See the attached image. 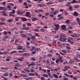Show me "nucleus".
Listing matches in <instances>:
<instances>
[{
	"mask_svg": "<svg viewBox=\"0 0 80 80\" xmlns=\"http://www.w3.org/2000/svg\"><path fill=\"white\" fill-rule=\"evenodd\" d=\"M64 12H65V15H67V14H68V12H67V11H65Z\"/></svg>",
	"mask_w": 80,
	"mask_h": 80,
	"instance_id": "680f3d73",
	"label": "nucleus"
},
{
	"mask_svg": "<svg viewBox=\"0 0 80 80\" xmlns=\"http://www.w3.org/2000/svg\"><path fill=\"white\" fill-rule=\"evenodd\" d=\"M32 18V21H33V22L35 21V20H38V19L37 18Z\"/></svg>",
	"mask_w": 80,
	"mask_h": 80,
	"instance_id": "6e6552de",
	"label": "nucleus"
},
{
	"mask_svg": "<svg viewBox=\"0 0 80 80\" xmlns=\"http://www.w3.org/2000/svg\"><path fill=\"white\" fill-rule=\"evenodd\" d=\"M13 68H14V69H15V70H18V68L17 67H14Z\"/></svg>",
	"mask_w": 80,
	"mask_h": 80,
	"instance_id": "3c124183",
	"label": "nucleus"
},
{
	"mask_svg": "<svg viewBox=\"0 0 80 80\" xmlns=\"http://www.w3.org/2000/svg\"><path fill=\"white\" fill-rule=\"evenodd\" d=\"M66 48H67V49L68 50H70L71 49L68 46L66 47Z\"/></svg>",
	"mask_w": 80,
	"mask_h": 80,
	"instance_id": "79ce46f5",
	"label": "nucleus"
},
{
	"mask_svg": "<svg viewBox=\"0 0 80 80\" xmlns=\"http://www.w3.org/2000/svg\"><path fill=\"white\" fill-rule=\"evenodd\" d=\"M27 25L28 26V27H31V25H32V24L30 23H27Z\"/></svg>",
	"mask_w": 80,
	"mask_h": 80,
	"instance_id": "b1692460",
	"label": "nucleus"
},
{
	"mask_svg": "<svg viewBox=\"0 0 80 80\" xmlns=\"http://www.w3.org/2000/svg\"><path fill=\"white\" fill-rule=\"evenodd\" d=\"M69 67H69L65 66V67H64V68H65V69H68V68H69Z\"/></svg>",
	"mask_w": 80,
	"mask_h": 80,
	"instance_id": "4c0bfd02",
	"label": "nucleus"
},
{
	"mask_svg": "<svg viewBox=\"0 0 80 80\" xmlns=\"http://www.w3.org/2000/svg\"><path fill=\"white\" fill-rule=\"evenodd\" d=\"M59 3H62V2H63V0H59L58 1Z\"/></svg>",
	"mask_w": 80,
	"mask_h": 80,
	"instance_id": "c9c22d12",
	"label": "nucleus"
},
{
	"mask_svg": "<svg viewBox=\"0 0 80 80\" xmlns=\"http://www.w3.org/2000/svg\"><path fill=\"white\" fill-rule=\"evenodd\" d=\"M48 57L49 58L52 57V55L51 54H48Z\"/></svg>",
	"mask_w": 80,
	"mask_h": 80,
	"instance_id": "c756f323",
	"label": "nucleus"
},
{
	"mask_svg": "<svg viewBox=\"0 0 80 80\" xmlns=\"http://www.w3.org/2000/svg\"><path fill=\"white\" fill-rule=\"evenodd\" d=\"M53 25L56 27V28H54V30H58V29H59V24H56L55 23H54Z\"/></svg>",
	"mask_w": 80,
	"mask_h": 80,
	"instance_id": "f257e3e1",
	"label": "nucleus"
},
{
	"mask_svg": "<svg viewBox=\"0 0 80 80\" xmlns=\"http://www.w3.org/2000/svg\"><path fill=\"white\" fill-rule=\"evenodd\" d=\"M23 55H24V56H28V55H29V54L27 53H25L23 54Z\"/></svg>",
	"mask_w": 80,
	"mask_h": 80,
	"instance_id": "6ab92c4d",
	"label": "nucleus"
},
{
	"mask_svg": "<svg viewBox=\"0 0 80 80\" xmlns=\"http://www.w3.org/2000/svg\"><path fill=\"white\" fill-rule=\"evenodd\" d=\"M40 30L41 31V32H44L45 31V29H43V28H42Z\"/></svg>",
	"mask_w": 80,
	"mask_h": 80,
	"instance_id": "7c9ffc66",
	"label": "nucleus"
},
{
	"mask_svg": "<svg viewBox=\"0 0 80 80\" xmlns=\"http://www.w3.org/2000/svg\"><path fill=\"white\" fill-rule=\"evenodd\" d=\"M43 77H46L47 78H48V75L44 74L42 75Z\"/></svg>",
	"mask_w": 80,
	"mask_h": 80,
	"instance_id": "9d476101",
	"label": "nucleus"
},
{
	"mask_svg": "<svg viewBox=\"0 0 80 80\" xmlns=\"http://www.w3.org/2000/svg\"><path fill=\"white\" fill-rule=\"evenodd\" d=\"M19 63H16L15 65H16V67H18V65H19Z\"/></svg>",
	"mask_w": 80,
	"mask_h": 80,
	"instance_id": "13d9d810",
	"label": "nucleus"
},
{
	"mask_svg": "<svg viewBox=\"0 0 80 80\" xmlns=\"http://www.w3.org/2000/svg\"><path fill=\"white\" fill-rule=\"evenodd\" d=\"M31 42L32 43H36V42L35 41H31Z\"/></svg>",
	"mask_w": 80,
	"mask_h": 80,
	"instance_id": "37998d69",
	"label": "nucleus"
},
{
	"mask_svg": "<svg viewBox=\"0 0 80 80\" xmlns=\"http://www.w3.org/2000/svg\"><path fill=\"white\" fill-rule=\"evenodd\" d=\"M22 21H27V18H23L22 19Z\"/></svg>",
	"mask_w": 80,
	"mask_h": 80,
	"instance_id": "f704fd0d",
	"label": "nucleus"
},
{
	"mask_svg": "<svg viewBox=\"0 0 80 80\" xmlns=\"http://www.w3.org/2000/svg\"><path fill=\"white\" fill-rule=\"evenodd\" d=\"M70 3H72V2H68V4L66 6L67 7H70Z\"/></svg>",
	"mask_w": 80,
	"mask_h": 80,
	"instance_id": "f8f14e48",
	"label": "nucleus"
},
{
	"mask_svg": "<svg viewBox=\"0 0 80 80\" xmlns=\"http://www.w3.org/2000/svg\"><path fill=\"white\" fill-rule=\"evenodd\" d=\"M74 7L75 8H78L79 7V6L77 5H74Z\"/></svg>",
	"mask_w": 80,
	"mask_h": 80,
	"instance_id": "412c9836",
	"label": "nucleus"
},
{
	"mask_svg": "<svg viewBox=\"0 0 80 80\" xmlns=\"http://www.w3.org/2000/svg\"><path fill=\"white\" fill-rule=\"evenodd\" d=\"M31 60H32V61H35V60H36V59L34 58H31Z\"/></svg>",
	"mask_w": 80,
	"mask_h": 80,
	"instance_id": "393cba45",
	"label": "nucleus"
},
{
	"mask_svg": "<svg viewBox=\"0 0 80 80\" xmlns=\"http://www.w3.org/2000/svg\"><path fill=\"white\" fill-rule=\"evenodd\" d=\"M50 17H53V15L52 14H50Z\"/></svg>",
	"mask_w": 80,
	"mask_h": 80,
	"instance_id": "338daca9",
	"label": "nucleus"
},
{
	"mask_svg": "<svg viewBox=\"0 0 80 80\" xmlns=\"http://www.w3.org/2000/svg\"><path fill=\"white\" fill-rule=\"evenodd\" d=\"M30 13L29 12H26V13L25 16H26L27 17H28V16L30 15Z\"/></svg>",
	"mask_w": 80,
	"mask_h": 80,
	"instance_id": "423d86ee",
	"label": "nucleus"
},
{
	"mask_svg": "<svg viewBox=\"0 0 80 80\" xmlns=\"http://www.w3.org/2000/svg\"><path fill=\"white\" fill-rule=\"evenodd\" d=\"M58 11H56L54 13H53V15H56Z\"/></svg>",
	"mask_w": 80,
	"mask_h": 80,
	"instance_id": "72a5a7b5",
	"label": "nucleus"
},
{
	"mask_svg": "<svg viewBox=\"0 0 80 80\" xmlns=\"http://www.w3.org/2000/svg\"><path fill=\"white\" fill-rule=\"evenodd\" d=\"M50 4H53V2H49L48 3V5H50Z\"/></svg>",
	"mask_w": 80,
	"mask_h": 80,
	"instance_id": "e433bc0d",
	"label": "nucleus"
},
{
	"mask_svg": "<svg viewBox=\"0 0 80 80\" xmlns=\"http://www.w3.org/2000/svg\"><path fill=\"white\" fill-rule=\"evenodd\" d=\"M64 80H68V79L67 78H64Z\"/></svg>",
	"mask_w": 80,
	"mask_h": 80,
	"instance_id": "774afa93",
	"label": "nucleus"
},
{
	"mask_svg": "<svg viewBox=\"0 0 80 80\" xmlns=\"http://www.w3.org/2000/svg\"><path fill=\"white\" fill-rule=\"evenodd\" d=\"M16 51H14L12 52H11L10 53H11V54H13V53H16Z\"/></svg>",
	"mask_w": 80,
	"mask_h": 80,
	"instance_id": "2f4dec72",
	"label": "nucleus"
},
{
	"mask_svg": "<svg viewBox=\"0 0 80 80\" xmlns=\"http://www.w3.org/2000/svg\"><path fill=\"white\" fill-rule=\"evenodd\" d=\"M3 7H0V10H3Z\"/></svg>",
	"mask_w": 80,
	"mask_h": 80,
	"instance_id": "603ef678",
	"label": "nucleus"
},
{
	"mask_svg": "<svg viewBox=\"0 0 80 80\" xmlns=\"http://www.w3.org/2000/svg\"><path fill=\"white\" fill-rule=\"evenodd\" d=\"M62 51L63 52V53H67V52H66V51L65 50H62Z\"/></svg>",
	"mask_w": 80,
	"mask_h": 80,
	"instance_id": "a18cd8bd",
	"label": "nucleus"
},
{
	"mask_svg": "<svg viewBox=\"0 0 80 80\" xmlns=\"http://www.w3.org/2000/svg\"><path fill=\"white\" fill-rule=\"evenodd\" d=\"M67 39L66 38H62V42H63V41H65L66 40H67Z\"/></svg>",
	"mask_w": 80,
	"mask_h": 80,
	"instance_id": "bb28decb",
	"label": "nucleus"
},
{
	"mask_svg": "<svg viewBox=\"0 0 80 80\" xmlns=\"http://www.w3.org/2000/svg\"><path fill=\"white\" fill-rule=\"evenodd\" d=\"M76 20L78 23H80V19L78 18H77Z\"/></svg>",
	"mask_w": 80,
	"mask_h": 80,
	"instance_id": "9b49d317",
	"label": "nucleus"
},
{
	"mask_svg": "<svg viewBox=\"0 0 80 80\" xmlns=\"http://www.w3.org/2000/svg\"><path fill=\"white\" fill-rule=\"evenodd\" d=\"M8 37H9V36H8V35H7L4 37V38H6V39H7V38H8Z\"/></svg>",
	"mask_w": 80,
	"mask_h": 80,
	"instance_id": "cd10ccee",
	"label": "nucleus"
},
{
	"mask_svg": "<svg viewBox=\"0 0 80 80\" xmlns=\"http://www.w3.org/2000/svg\"><path fill=\"white\" fill-rule=\"evenodd\" d=\"M67 26L65 25H63L61 26V28L62 30H65L66 27Z\"/></svg>",
	"mask_w": 80,
	"mask_h": 80,
	"instance_id": "7ed1b4c3",
	"label": "nucleus"
},
{
	"mask_svg": "<svg viewBox=\"0 0 80 80\" xmlns=\"http://www.w3.org/2000/svg\"><path fill=\"white\" fill-rule=\"evenodd\" d=\"M29 28H28V27H24V28H22V30H29Z\"/></svg>",
	"mask_w": 80,
	"mask_h": 80,
	"instance_id": "20e7f679",
	"label": "nucleus"
},
{
	"mask_svg": "<svg viewBox=\"0 0 80 80\" xmlns=\"http://www.w3.org/2000/svg\"><path fill=\"white\" fill-rule=\"evenodd\" d=\"M61 36H62V37H66V36H65V35H61Z\"/></svg>",
	"mask_w": 80,
	"mask_h": 80,
	"instance_id": "e2e57ef3",
	"label": "nucleus"
},
{
	"mask_svg": "<svg viewBox=\"0 0 80 80\" xmlns=\"http://www.w3.org/2000/svg\"><path fill=\"white\" fill-rule=\"evenodd\" d=\"M8 21L10 23V22H12L13 21L12 19H9L8 20Z\"/></svg>",
	"mask_w": 80,
	"mask_h": 80,
	"instance_id": "5701e85b",
	"label": "nucleus"
},
{
	"mask_svg": "<svg viewBox=\"0 0 80 80\" xmlns=\"http://www.w3.org/2000/svg\"><path fill=\"white\" fill-rule=\"evenodd\" d=\"M15 19L16 21H18L19 20L18 18H16Z\"/></svg>",
	"mask_w": 80,
	"mask_h": 80,
	"instance_id": "0e129e2a",
	"label": "nucleus"
},
{
	"mask_svg": "<svg viewBox=\"0 0 80 80\" xmlns=\"http://www.w3.org/2000/svg\"><path fill=\"white\" fill-rule=\"evenodd\" d=\"M32 54H34L35 53H36V51H33L32 52Z\"/></svg>",
	"mask_w": 80,
	"mask_h": 80,
	"instance_id": "69168bd1",
	"label": "nucleus"
},
{
	"mask_svg": "<svg viewBox=\"0 0 80 80\" xmlns=\"http://www.w3.org/2000/svg\"><path fill=\"white\" fill-rule=\"evenodd\" d=\"M53 77L55 78H58V75L56 74H54L53 75Z\"/></svg>",
	"mask_w": 80,
	"mask_h": 80,
	"instance_id": "ddd939ff",
	"label": "nucleus"
},
{
	"mask_svg": "<svg viewBox=\"0 0 80 80\" xmlns=\"http://www.w3.org/2000/svg\"><path fill=\"white\" fill-rule=\"evenodd\" d=\"M69 63H74V62L72 60H71L69 62Z\"/></svg>",
	"mask_w": 80,
	"mask_h": 80,
	"instance_id": "a878e982",
	"label": "nucleus"
},
{
	"mask_svg": "<svg viewBox=\"0 0 80 80\" xmlns=\"http://www.w3.org/2000/svg\"><path fill=\"white\" fill-rule=\"evenodd\" d=\"M59 53H60V54H61V55H65L64 54L62 53V52H60Z\"/></svg>",
	"mask_w": 80,
	"mask_h": 80,
	"instance_id": "49530a36",
	"label": "nucleus"
},
{
	"mask_svg": "<svg viewBox=\"0 0 80 80\" xmlns=\"http://www.w3.org/2000/svg\"><path fill=\"white\" fill-rule=\"evenodd\" d=\"M5 25V23L4 22H0V25Z\"/></svg>",
	"mask_w": 80,
	"mask_h": 80,
	"instance_id": "ea45409f",
	"label": "nucleus"
},
{
	"mask_svg": "<svg viewBox=\"0 0 80 80\" xmlns=\"http://www.w3.org/2000/svg\"><path fill=\"white\" fill-rule=\"evenodd\" d=\"M3 75H4V76H5V77H7V76H8V73H5L3 74Z\"/></svg>",
	"mask_w": 80,
	"mask_h": 80,
	"instance_id": "4be33fe9",
	"label": "nucleus"
},
{
	"mask_svg": "<svg viewBox=\"0 0 80 80\" xmlns=\"http://www.w3.org/2000/svg\"><path fill=\"white\" fill-rule=\"evenodd\" d=\"M17 47V48L18 50H22V48H20V46H18Z\"/></svg>",
	"mask_w": 80,
	"mask_h": 80,
	"instance_id": "aec40b11",
	"label": "nucleus"
},
{
	"mask_svg": "<svg viewBox=\"0 0 80 80\" xmlns=\"http://www.w3.org/2000/svg\"><path fill=\"white\" fill-rule=\"evenodd\" d=\"M60 37L59 38V41H60V42H62V36H61V35H60Z\"/></svg>",
	"mask_w": 80,
	"mask_h": 80,
	"instance_id": "f3484780",
	"label": "nucleus"
},
{
	"mask_svg": "<svg viewBox=\"0 0 80 80\" xmlns=\"http://www.w3.org/2000/svg\"><path fill=\"white\" fill-rule=\"evenodd\" d=\"M65 22L67 23H70V21L69 20H67Z\"/></svg>",
	"mask_w": 80,
	"mask_h": 80,
	"instance_id": "c85d7f7f",
	"label": "nucleus"
},
{
	"mask_svg": "<svg viewBox=\"0 0 80 80\" xmlns=\"http://www.w3.org/2000/svg\"><path fill=\"white\" fill-rule=\"evenodd\" d=\"M9 16H10V17H12H12H14L15 15H12V14H10V13H9Z\"/></svg>",
	"mask_w": 80,
	"mask_h": 80,
	"instance_id": "de8ad7c7",
	"label": "nucleus"
},
{
	"mask_svg": "<svg viewBox=\"0 0 80 80\" xmlns=\"http://www.w3.org/2000/svg\"><path fill=\"white\" fill-rule=\"evenodd\" d=\"M56 63H58V62H59V61L57 59L56 60Z\"/></svg>",
	"mask_w": 80,
	"mask_h": 80,
	"instance_id": "8fccbe9b",
	"label": "nucleus"
},
{
	"mask_svg": "<svg viewBox=\"0 0 80 80\" xmlns=\"http://www.w3.org/2000/svg\"><path fill=\"white\" fill-rule=\"evenodd\" d=\"M4 35H7V31H4Z\"/></svg>",
	"mask_w": 80,
	"mask_h": 80,
	"instance_id": "473e14b6",
	"label": "nucleus"
},
{
	"mask_svg": "<svg viewBox=\"0 0 80 80\" xmlns=\"http://www.w3.org/2000/svg\"><path fill=\"white\" fill-rule=\"evenodd\" d=\"M73 4V3H77V2L76 1H75V0H73L72 1V2H71Z\"/></svg>",
	"mask_w": 80,
	"mask_h": 80,
	"instance_id": "a211bd4d",
	"label": "nucleus"
},
{
	"mask_svg": "<svg viewBox=\"0 0 80 80\" xmlns=\"http://www.w3.org/2000/svg\"><path fill=\"white\" fill-rule=\"evenodd\" d=\"M78 12H77L75 11L74 12V14L73 15L74 16H78Z\"/></svg>",
	"mask_w": 80,
	"mask_h": 80,
	"instance_id": "39448f33",
	"label": "nucleus"
},
{
	"mask_svg": "<svg viewBox=\"0 0 80 80\" xmlns=\"http://www.w3.org/2000/svg\"><path fill=\"white\" fill-rule=\"evenodd\" d=\"M36 38V37L35 36H32L31 37V38L32 40H36V39H35Z\"/></svg>",
	"mask_w": 80,
	"mask_h": 80,
	"instance_id": "1a4fd4ad",
	"label": "nucleus"
},
{
	"mask_svg": "<svg viewBox=\"0 0 80 80\" xmlns=\"http://www.w3.org/2000/svg\"><path fill=\"white\" fill-rule=\"evenodd\" d=\"M31 72L33 73V72H35V70H33V69H31L30 70Z\"/></svg>",
	"mask_w": 80,
	"mask_h": 80,
	"instance_id": "5fc2aeb1",
	"label": "nucleus"
},
{
	"mask_svg": "<svg viewBox=\"0 0 80 80\" xmlns=\"http://www.w3.org/2000/svg\"><path fill=\"white\" fill-rule=\"evenodd\" d=\"M21 76H22V77H28V76H27V75L25 74V75H23L22 74H21Z\"/></svg>",
	"mask_w": 80,
	"mask_h": 80,
	"instance_id": "dca6fc26",
	"label": "nucleus"
},
{
	"mask_svg": "<svg viewBox=\"0 0 80 80\" xmlns=\"http://www.w3.org/2000/svg\"><path fill=\"white\" fill-rule=\"evenodd\" d=\"M47 72L48 73H50V70H49V69H48L47 70Z\"/></svg>",
	"mask_w": 80,
	"mask_h": 80,
	"instance_id": "6e6d98bb",
	"label": "nucleus"
},
{
	"mask_svg": "<svg viewBox=\"0 0 80 80\" xmlns=\"http://www.w3.org/2000/svg\"><path fill=\"white\" fill-rule=\"evenodd\" d=\"M35 49V47L33 46L32 47V48L31 49V51H33Z\"/></svg>",
	"mask_w": 80,
	"mask_h": 80,
	"instance_id": "4468645a",
	"label": "nucleus"
},
{
	"mask_svg": "<svg viewBox=\"0 0 80 80\" xmlns=\"http://www.w3.org/2000/svg\"><path fill=\"white\" fill-rule=\"evenodd\" d=\"M49 15V13L47 12L45 14V15L46 16H47V15Z\"/></svg>",
	"mask_w": 80,
	"mask_h": 80,
	"instance_id": "052dcab7",
	"label": "nucleus"
},
{
	"mask_svg": "<svg viewBox=\"0 0 80 80\" xmlns=\"http://www.w3.org/2000/svg\"><path fill=\"white\" fill-rule=\"evenodd\" d=\"M21 35L22 37H24V38H27V36L26 35H25L24 34H22Z\"/></svg>",
	"mask_w": 80,
	"mask_h": 80,
	"instance_id": "0eeeda50",
	"label": "nucleus"
},
{
	"mask_svg": "<svg viewBox=\"0 0 80 80\" xmlns=\"http://www.w3.org/2000/svg\"><path fill=\"white\" fill-rule=\"evenodd\" d=\"M68 8L70 10H72V6H70Z\"/></svg>",
	"mask_w": 80,
	"mask_h": 80,
	"instance_id": "58836bf2",
	"label": "nucleus"
},
{
	"mask_svg": "<svg viewBox=\"0 0 80 80\" xmlns=\"http://www.w3.org/2000/svg\"><path fill=\"white\" fill-rule=\"evenodd\" d=\"M18 53H23L24 51H18Z\"/></svg>",
	"mask_w": 80,
	"mask_h": 80,
	"instance_id": "a19ab883",
	"label": "nucleus"
},
{
	"mask_svg": "<svg viewBox=\"0 0 80 80\" xmlns=\"http://www.w3.org/2000/svg\"><path fill=\"white\" fill-rule=\"evenodd\" d=\"M4 11H5V10H7V9L6 8H5V7H3V9Z\"/></svg>",
	"mask_w": 80,
	"mask_h": 80,
	"instance_id": "bf43d9fd",
	"label": "nucleus"
},
{
	"mask_svg": "<svg viewBox=\"0 0 80 80\" xmlns=\"http://www.w3.org/2000/svg\"><path fill=\"white\" fill-rule=\"evenodd\" d=\"M27 40H30L31 39H30V38L29 37H28L27 38Z\"/></svg>",
	"mask_w": 80,
	"mask_h": 80,
	"instance_id": "864d4df0",
	"label": "nucleus"
},
{
	"mask_svg": "<svg viewBox=\"0 0 80 80\" xmlns=\"http://www.w3.org/2000/svg\"><path fill=\"white\" fill-rule=\"evenodd\" d=\"M62 15V14H58V17H61Z\"/></svg>",
	"mask_w": 80,
	"mask_h": 80,
	"instance_id": "09e8293b",
	"label": "nucleus"
},
{
	"mask_svg": "<svg viewBox=\"0 0 80 80\" xmlns=\"http://www.w3.org/2000/svg\"><path fill=\"white\" fill-rule=\"evenodd\" d=\"M24 70H25V71L27 72H30V70H25V69H24Z\"/></svg>",
	"mask_w": 80,
	"mask_h": 80,
	"instance_id": "c03bdc74",
	"label": "nucleus"
},
{
	"mask_svg": "<svg viewBox=\"0 0 80 80\" xmlns=\"http://www.w3.org/2000/svg\"><path fill=\"white\" fill-rule=\"evenodd\" d=\"M29 75L30 76H35V74H34V73H30L29 74Z\"/></svg>",
	"mask_w": 80,
	"mask_h": 80,
	"instance_id": "2eb2a0df",
	"label": "nucleus"
},
{
	"mask_svg": "<svg viewBox=\"0 0 80 80\" xmlns=\"http://www.w3.org/2000/svg\"><path fill=\"white\" fill-rule=\"evenodd\" d=\"M10 7H11V6H7V8H9V9H10Z\"/></svg>",
	"mask_w": 80,
	"mask_h": 80,
	"instance_id": "4d7b16f0",
	"label": "nucleus"
},
{
	"mask_svg": "<svg viewBox=\"0 0 80 80\" xmlns=\"http://www.w3.org/2000/svg\"><path fill=\"white\" fill-rule=\"evenodd\" d=\"M25 12V11H22L21 10L20 11H18L17 12V14L18 15H22V13H23Z\"/></svg>",
	"mask_w": 80,
	"mask_h": 80,
	"instance_id": "f03ea898",
	"label": "nucleus"
}]
</instances>
